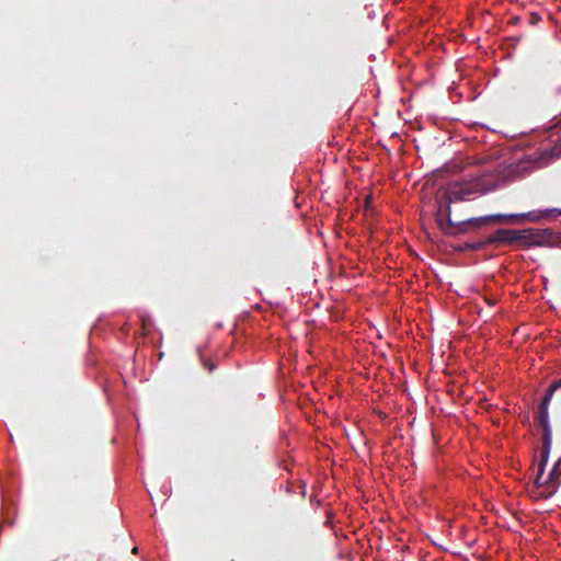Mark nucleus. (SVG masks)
<instances>
[{
	"instance_id": "f257e3e1",
	"label": "nucleus",
	"mask_w": 561,
	"mask_h": 561,
	"mask_svg": "<svg viewBox=\"0 0 561 561\" xmlns=\"http://www.w3.org/2000/svg\"><path fill=\"white\" fill-rule=\"evenodd\" d=\"M477 190L471 184L454 183L442 192L439 191L436 196L437 210L436 221L440 229L446 234H456L466 231V227L471 225L473 227H481L492 221H502L505 219L502 215H491L478 218H470L460 222H454L450 217V204L470 201L476 195Z\"/></svg>"
},
{
	"instance_id": "f03ea898",
	"label": "nucleus",
	"mask_w": 561,
	"mask_h": 561,
	"mask_svg": "<svg viewBox=\"0 0 561 561\" xmlns=\"http://www.w3.org/2000/svg\"><path fill=\"white\" fill-rule=\"evenodd\" d=\"M561 389V378L554 380L549 388L547 389L545 396L542 397L538 412L536 416V421L539 426L542 428V450L540 454V461L538 463L539 476L545 473L546 465L548 462L550 449H551V427L549 424V403L557 390Z\"/></svg>"
},
{
	"instance_id": "7ed1b4c3",
	"label": "nucleus",
	"mask_w": 561,
	"mask_h": 561,
	"mask_svg": "<svg viewBox=\"0 0 561 561\" xmlns=\"http://www.w3.org/2000/svg\"><path fill=\"white\" fill-rule=\"evenodd\" d=\"M508 243H520L524 245H537L541 244L543 234L547 231H540L536 229H525V230H516L508 229Z\"/></svg>"
},
{
	"instance_id": "20e7f679",
	"label": "nucleus",
	"mask_w": 561,
	"mask_h": 561,
	"mask_svg": "<svg viewBox=\"0 0 561 561\" xmlns=\"http://www.w3.org/2000/svg\"><path fill=\"white\" fill-rule=\"evenodd\" d=\"M561 483V458L554 463L551 469L548 479L546 480V484L550 488V491L546 494V497L551 496L557 491L559 484Z\"/></svg>"
},
{
	"instance_id": "39448f33",
	"label": "nucleus",
	"mask_w": 561,
	"mask_h": 561,
	"mask_svg": "<svg viewBox=\"0 0 561 561\" xmlns=\"http://www.w3.org/2000/svg\"><path fill=\"white\" fill-rule=\"evenodd\" d=\"M558 124L561 125V118L559 119ZM559 158H561V139L551 148L542 150L541 156L539 158L540 165H547L552 160Z\"/></svg>"
},
{
	"instance_id": "423d86ee",
	"label": "nucleus",
	"mask_w": 561,
	"mask_h": 561,
	"mask_svg": "<svg viewBox=\"0 0 561 561\" xmlns=\"http://www.w3.org/2000/svg\"><path fill=\"white\" fill-rule=\"evenodd\" d=\"M508 229H497L494 233L488 237L486 244L508 243Z\"/></svg>"
},
{
	"instance_id": "0eeeda50",
	"label": "nucleus",
	"mask_w": 561,
	"mask_h": 561,
	"mask_svg": "<svg viewBox=\"0 0 561 561\" xmlns=\"http://www.w3.org/2000/svg\"><path fill=\"white\" fill-rule=\"evenodd\" d=\"M543 474H540L539 476V470L537 471V476L535 478V484L538 486V488H545L546 490L542 492V495L546 496V494L550 491V488L546 484V481L545 482H541V478H542Z\"/></svg>"
},
{
	"instance_id": "6e6552de",
	"label": "nucleus",
	"mask_w": 561,
	"mask_h": 561,
	"mask_svg": "<svg viewBox=\"0 0 561 561\" xmlns=\"http://www.w3.org/2000/svg\"><path fill=\"white\" fill-rule=\"evenodd\" d=\"M484 245H486L485 241L477 242V243H466L465 248L472 250V251H477V250L482 249Z\"/></svg>"
},
{
	"instance_id": "1a4fd4ad",
	"label": "nucleus",
	"mask_w": 561,
	"mask_h": 561,
	"mask_svg": "<svg viewBox=\"0 0 561 561\" xmlns=\"http://www.w3.org/2000/svg\"><path fill=\"white\" fill-rule=\"evenodd\" d=\"M540 15L537 13H530L528 16V23L531 25L537 24L540 21Z\"/></svg>"
},
{
	"instance_id": "9d476101",
	"label": "nucleus",
	"mask_w": 561,
	"mask_h": 561,
	"mask_svg": "<svg viewBox=\"0 0 561 561\" xmlns=\"http://www.w3.org/2000/svg\"><path fill=\"white\" fill-rule=\"evenodd\" d=\"M203 365H204V367H205V368H207L209 371H213V370L216 368L215 364H214V363H211V362H209L208 359H204V360H203Z\"/></svg>"
},
{
	"instance_id": "9b49d317",
	"label": "nucleus",
	"mask_w": 561,
	"mask_h": 561,
	"mask_svg": "<svg viewBox=\"0 0 561 561\" xmlns=\"http://www.w3.org/2000/svg\"><path fill=\"white\" fill-rule=\"evenodd\" d=\"M552 211H557V209H547L542 213V216H548ZM558 214H561V210H558Z\"/></svg>"
},
{
	"instance_id": "f8f14e48",
	"label": "nucleus",
	"mask_w": 561,
	"mask_h": 561,
	"mask_svg": "<svg viewBox=\"0 0 561 561\" xmlns=\"http://www.w3.org/2000/svg\"><path fill=\"white\" fill-rule=\"evenodd\" d=\"M528 216H529V218H530L531 220H537V219H539V216L534 215V214H531V213H530Z\"/></svg>"
},
{
	"instance_id": "ddd939ff",
	"label": "nucleus",
	"mask_w": 561,
	"mask_h": 561,
	"mask_svg": "<svg viewBox=\"0 0 561 561\" xmlns=\"http://www.w3.org/2000/svg\"><path fill=\"white\" fill-rule=\"evenodd\" d=\"M519 21H520V18H518V16H515V18L513 19V22H514V23H518Z\"/></svg>"
},
{
	"instance_id": "4468645a",
	"label": "nucleus",
	"mask_w": 561,
	"mask_h": 561,
	"mask_svg": "<svg viewBox=\"0 0 561 561\" xmlns=\"http://www.w3.org/2000/svg\"><path fill=\"white\" fill-rule=\"evenodd\" d=\"M131 552H133L134 554L138 553V548H137V547H134V548H133V550H131Z\"/></svg>"
}]
</instances>
